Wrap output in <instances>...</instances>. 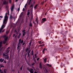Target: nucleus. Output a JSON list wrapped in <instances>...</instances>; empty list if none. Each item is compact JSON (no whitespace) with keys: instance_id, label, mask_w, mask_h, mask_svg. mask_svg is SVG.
Returning <instances> with one entry per match:
<instances>
[{"instance_id":"1","label":"nucleus","mask_w":73,"mask_h":73,"mask_svg":"<svg viewBox=\"0 0 73 73\" xmlns=\"http://www.w3.org/2000/svg\"><path fill=\"white\" fill-rule=\"evenodd\" d=\"M8 19V17L7 16V13H6L4 19L3 21V24H6L7 23Z\"/></svg>"},{"instance_id":"2","label":"nucleus","mask_w":73,"mask_h":73,"mask_svg":"<svg viewBox=\"0 0 73 73\" xmlns=\"http://www.w3.org/2000/svg\"><path fill=\"white\" fill-rule=\"evenodd\" d=\"M5 25H4V24H3L2 25L1 28L0 29V33H1V31H2V30H3V29H4V28H5Z\"/></svg>"},{"instance_id":"3","label":"nucleus","mask_w":73,"mask_h":73,"mask_svg":"<svg viewBox=\"0 0 73 73\" xmlns=\"http://www.w3.org/2000/svg\"><path fill=\"white\" fill-rule=\"evenodd\" d=\"M27 69L31 73H33L34 72V70L32 68L29 69V68H27Z\"/></svg>"},{"instance_id":"4","label":"nucleus","mask_w":73,"mask_h":73,"mask_svg":"<svg viewBox=\"0 0 73 73\" xmlns=\"http://www.w3.org/2000/svg\"><path fill=\"white\" fill-rule=\"evenodd\" d=\"M3 56H6L5 57H4L5 59L7 58V60L9 59V56H8V55H5V54H4L3 55Z\"/></svg>"},{"instance_id":"5","label":"nucleus","mask_w":73,"mask_h":73,"mask_svg":"<svg viewBox=\"0 0 73 73\" xmlns=\"http://www.w3.org/2000/svg\"><path fill=\"white\" fill-rule=\"evenodd\" d=\"M9 49H10V48L9 47H8V48H7L6 50V51L5 52V54H7L9 53Z\"/></svg>"},{"instance_id":"6","label":"nucleus","mask_w":73,"mask_h":73,"mask_svg":"<svg viewBox=\"0 0 73 73\" xmlns=\"http://www.w3.org/2000/svg\"><path fill=\"white\" fill-rule=\"evenodd\" d=\"M8 38V37H6V38H5V40L3 42V44H5L6 43V42L7 41V39Z\"/></svg>"},{"instance_id":"7","label":"nucleus","mask_w":73,"mask_h":73,"mask_svg":"<svg viewBox=\"0 0 73 73\" xmlns=\"http://www.w3.org/2000/svg\"><path fill=\"white\" fill-rule=\"evenodd\" d=\"M19 44H20V43H21V44H22V43H23V40H21V39H19Z\"/></svg>"},{"instance_id":"8","label":"nucleus","mask_w":73,"mask_h":73,"mask_svg":"<svg viewBox=\"0 0 73 73\" xmlns=\"http://www.w3.org/2000/svg\"><path fill=\"white\" fill-rule=\"evenodd\" d=\"M15 8V5H13L11 8V11H13L14 8Z\"/></svg>"},{"instance_id":"9","label":"nucleus","mask_w":73,"mask_h":73,"mask_svg":"<svg viewBox=\"0 0 73 73\" xmlns=\"http://www.w3.org/2000/svg\"><path fill=\"white\" fill-rule=\"evenodd\" d=\"M42 20L44 22V21H46V18H43L42 19Z\"/></svg>"},{"instance_id":"10","label":"nucleus","mask_w":73,"mask_h":73,"mask_svg":"<svg viewBox=\"0 0 73 73\" xmlns=\"http://www.w3.org/2000/svg\"><path fill=\"white\" fill-rule=\"evenodd\" d=\"M45 50H47V49L46 48H44L43 49V51H42L43 53H44V51H45Z\"/></svg>"},{"instance_id":"11","label":"nucleus","mask_w":73,"mask_h":73,"mask_svg":"<svg viewBox=\"0 0 73 73\" xmlns=\"http://www.w3.org/2000/svg\"><path fill=\"white\" fill-rule=\"evenodd\" d=\"M3 61H4V59H0V62H3Z\"/></svg>"},{"instance_id":"12","label":"nucleus","mask_w":73,"mask_h":73,"mask_svg":"<svg viewBox=\"0 0 73 73\" xmlns=\"http://www.w3.org/2000/svg\"><path fill=\"white\" fill-rule=\"evenodd\" d=\"M47 60V58H45L44 60V62H46Z\"/></svg>"},{"instance_id":"13","label":"nucleus","mask_w":73,"mask_h":73,"mask_svg":"<svg viewBox=\"0 0 73 73\" xmlns=\"http://www.w3.org/2000/svg\"><path fill=\"white\" fill-rule=\"evenodd\" d=\"M36 19V20H35V22L37 24H38V19Z\"/></svg>"},{"instance_id":"14","label":"nucleus","mask_w":73,"mask_h":73,"mask_svg":"<svg viewBox=\"0 0 73 73\" xmlns=\"http://www.w3.org/2000/svg\"><path fill=\"white\" fill-rule=\"evenodd\" d=\"M40 68H42V67H41V63L40 62L39 64Z\"/></svg>"},{"instance_id":"15","label":"nucleus","mask_w":73,"mask_h":73,"mask_svg":"<svg viewBox=\"0 0 73 73\" xmlns=\"http://www.w3.org/2000/svg\"><path fill=\"white\" fill-rule=\"evenodd\" d=\"M44 45H45L44 44H42V45H40L39 46H44Z\"/></svg>"},{"instance_id":"16","label":"nucleus","mask_w":73,"mask_h":73,"mask_svg":"<svg viewBox=\"0 0 73 73\" xmlns=\"http://www.w3.org/2000/svg\"><path fill=\"white\" fill-rule=\"evenodd\" d=\"M37 6H38V5L37 4L34 7V8L35 9L37 7Z\"/></svg>"},{"instance_id":"17","label":"nucleus","mask_w":73,"mask_h":73,"mask_svg":"<svg viewBox=\"0 0 73 73\" xmlns=\"http://www.w3.org/2000/svg\"><path fill=\"white\" fill-rule=\"evenodd\" d=\"M20 48V46L18 45V46L17 47V50H19V49Z\"/></svg>"},{"instance_id":"18","label":"nucleus","mask_w":73,"mask_h":73,"mask_svg":"<svg viewBox=\"0 0 73 73\" xmlns=\"http://www.w3.org/2000/svg\"><path fill=\"white\" fill-rule=\"evenodd\" d=\"M29 14H30V12L29 11L28 12V13H27V16H28V15H29Z\"/></svg>"},{"instance_id":"19","label":"nucleus","mask_w":73,"mask_h":73,"mask_svg":"<svg viewBox=\"0 0 73 73\" xmlns=\"http://www.w3.org/2000/svg\"><path fill=\"white\" fill-rule=\"evenodd\" d=\"M4 73H6L7 70L6 69H5L4 70Z\"/></svg>"},{"instance_id":"20","label":"nucleus","mask_w":73,"mask_h":73,"mask_svg":"<svg viewBox=\"0 0 73 73\" xmlns=\"http://www.w3.org/2000/svg\"><path fill=\"white\" fill-rule=\"evenodd\" d=\"M46 65H47L48 66H51L52 65L50 64H47Z\"/></svg>"},{"instance_id":"21","label":"nucleus","mask_w":73,"mask_h":73,"mask_svg":"<svg viewBox=\"0 0 73 73\" xmlns=\"http://www.w3.org/2000/svg\"><path fill=\"white\" fill-rule=\"evenodd\" d=\"M2 42H1L0 43V47H1V46H2Z\"/></svg>"},{"instance_id":"22","label":"nucleus","mask_w":73,"mask_h":73,"mask_svg":"<svg viewBox=\"0 0 73 73\" xmlns=\"http://www.w3.org/2000/svg\"><path fill=\"white\" fill-rule=\"evenodd\" d=\"M41 41H39L38 42V43H39V44H41Z\"/></svg>"},{"instance_id":"23","label":"nucleus","mask_w":73,"mask_h":73,"mask_svg":"<svg viewBox=\"0 0 73 73\" xmlns=\"http://www.w3.org/2000/svg\"><path fill=\"white\" fill-rule=\"evenodd\" d=\"M29 25L30 27H32V23H30V24H29Z\"/></svg>"},{"instance_id":"24","label":"nucleus","mask_w":73,"mask_h":73,"mask_svg":"<svg viewBox=\"0 0 73 73\" xmlns=\"http://www.w3.org/2000/svg\"><path fill=\"white\" fill-rule=\"evenodd\" d=\"M0 66L1 67H3V68H4V65H0Z\"/></svg>"},{"instance_id":"25","label":"nucleus","mask_w":73,"mask_h":73,"mask_svg":"<svg viewBox=\"0 0 73 73\" xmlns=\"http://www.w3.org/2000/svg\"><path fill=\"white\" fill-rule=\"evenodd\" d=\"M23 66H22L20 68V70H22V69H23Z\"/></svg>"},{"instance_id":"26","label":"nucleus","mask_w":73,"mask_h":73,"mask_svg":"<svg viewBox=\"0 0 73 73\" xmlns=\"http://www.w3.org/2000/svg\"><path fill=\"white\" fill-rule=\"evenodd\" d=\"M33 6V4H32V5H31L29 7L30 8L31 7H32Z\"/></svg>"},{"instance_id":"27","label":"nucleus","mask_w":73,"mask_h":73,"mask_svg":"<svg viewBox=\"0 0 73 73\" xmlns=\"http://www.w3.org/2000/svg\"><path fill=\"white\" fill-rule=\"evenodd\" d=\"M31 52H32V54H31V55H33V51L32 50Z\"/></svg>"},{"instance_id":"28","label":"nucleus","mask_w":73,"mask_h":73,"mask_svg":"<svg viewBox=\"0 0 73 73\" xmlns=\"http://www.w3.org/2000/svg\"><path fill=\"white\" fill-rule=\"evenodd\" d=\"M25 32L23 33V36H25Z\"/></svg>"},{"instance_id":"29","label":"nucleus","mask_w":73,"mask_h":73,"mask_svg":"<svg viewBox=\"0 0 73 73\" xmlns=\"http://www.w3.org/2000/svg\"><path fill=\"white\" fill-rule=\"evenodd\" d=\"M28 48H27L26 49V52H27L28 51Z\"/></svg>"},{"instance_id":"30","label":"nucleus","mask_w":73,"mask_h":73,"mask_svg":"<svg viewBox=\"0 0 73 73\" xmlns=\"http://www.w3.org/2000/svg\"><path fill=\"white\" fill-rule=\"evenodd\" d=\"M35 57L36 58H37V54H35Z\"/></svg>"},{"instance_id":"31","label":"nucleus","mask_w":73,"mask_h":73,"mask_svg":"<svg viewBox=\"0 0 73 73\" xmlns=\"http://www.w3.org/2000/svg\"><path fill=\"white\" fill-rule=\"evenodd\" d=\"M27 4H26L25 5V6L24 7V8H25L27 6Z\"/></svg>"},{"instance_id":"32","label":"nucleus","mask_w":73,"mask_h":73,"mask_svg":"<svg viewBox=\"0 0 73 73\" xmlns=\"http://www.w3.org/2000/svg\"><path fill=\"white\" fill-rule=\"evenodd\" d=\"M9 3H11V2H12V1H11V0H9Z\"/></svg>"},{"instance_id":"33","label":"nucleus","mask_w":73,"mask_h":73,"mask_svg":"<svg viewBox=\"0 0 73 73\" xmlns=\"http://www.w3.org/2000/svg\"><path fill=\"white\" fill-rule=\"evenodd\" d=\"M0 17L1 18H3V16H0Z\"/></svg>"},{"instance_id":"34","label":"nucleus","mask_w":73,"mask_h":73,"mask_svg":"<svg viewBox=\"0 0 73 73\" xmlns=\"http://www.w3.org/2000/svg\"><path fill=\"white\" fill-rule=\"evenodd\" d=\"M6 33L7 35V34H8V31H7Z\"/></svg>"},{"instance_id":"35","label":"nucleus","mask_w":73,"mask_h":73,"mask_svg":"<svg viewBox=\"0 0 73 73\" xmlns=\"http://www.w3.org/2000/svg\"><path fill=\"white\" fill-rule=\"evenodd\" d=\"M25 11V9H24V8H23V11Z\"/></svg>"},{"instance_id":"36","label":"nucleus","mask_w":73,"mask_h":73,"mask_svg":"<svg viewBox=\"0 0 73 73\" xmlns=\"http://www.w3.org/2000/svg\"><path fill=\"white\" fill-rule=\"evenodd\" d=\"M4 63H7V62L5 61H4Z\"/></svg>"},{"instance_id":"37","label":"nucleus","mask_w":73,"mask_h":73,"mask_svg":"<svg viewBox=\"0 0 73 73\" xmlns=\"http://www.w3.org/2000/svg\"><path fill=\"white\" fill-rule=\"evenodd\" d=\"M39 58H38L37 59V61H38V60H39Z\"/></svg>"},{"instance_id":"38","label":"nucleus","mask_w":73,"mask_h":73,"mask_svg":"<svg viewBox=\"0 0 73 73\" xmlns=\"http://www.w3.org/2000/svg\"><path fill=\"white\" fill-rule=\"evenodd\" d=\"M18 11H20V7H19V8H18Z\"/></svg>"},{"instance_id":"39","label":"nucleus","mask_w":73,"mask_h":73,"mask_svg":"<svg viewBox=\"0 0 73 73\" xmlns=\"http://www.w3.org/2000/svg\"><path fill=\"white\" fill-rule=\"evenodd\" d=\"M15 34H14L13 35V37H15Z\"/></svg>"},{"instance_id":"40","label":"nucleus","mask_w":73,"mask_h":73,"mask_svg":"<svg viewBox=\"0 0 73 73\" xmlns=\"http://www.w3.org/2000/svg\"><path fill=\"white\" fill-rule=\"evenodd\" d=\"M24 44H25V42H23V45H24Z\"/></svg>"},{"instance_id":"41","label":"nucleus","mask_w":73,"mask_h":73,"mask_svg":"<svg viewBox=\"0 0 73 73\" xmlns=\"http://www.w3.org/2000/svg\"><path fill=\"white\" fill-rule=\"evenodd\" d=\"M31 0H30V1H29V3H31Z\"/></svg>"},{"instance_id":"42","label":"nucleus","mask_w":73,"mask_h":73,"mask_svg":"<svg viewBox=\"0 0 73 73\" xmlns=\"http://www.w3.org/2000/svg\"><path fill=\"white\" fill-rule=\"evenodd\" d=\"M23 32H25V30H23Z\"/></svg>"},{"instance_id":"43","label":"nucleus","mask_w":73,"mask_h":73,"mask_svg":"<svg viewBox=\"0 0 73 73\" xmlns=\"http://www.w3.org/2000/svg\"><path fill=\"white\" fill-rule=\"evenodd\" d=\"M29 44L30 45H31V42H30L29 43Z\"/></svg>"},{"instance_id":"44","label":"nucleus","mask_w":73,"mask_h":73,"mask_svg":"<svg viewBox=\"0 0 73 73\" xmlns=\"http://www.w3.org/2000/svg\"><path fill=\"white\" fill-rule=\"evenodd\" d=\"M1 70L0 69V72H1Z\"/></svg>"},{"instance_id":"45","label":"nucleus","mask_w":73,"mask_h":73,"mask_svg":"<svg viewBox=\"0 0 73 73\" xmlns=\"http://www.w3.org/2000/svg\"><path fill=\"white\" fill-rule=\"evenodd\" d=\"M4 30H3L2 31V32H4Z\"/></svg>"},{"instance_id":"46","label":"nucleus","mask_w":73,"mask_h":73,"mask_svg":"<svg viewBox=\"0 0 73 73\" xmlns=\"http://www.w3.org/2000/svg\"><path fill=\"white\" fill-rule=\"evenodd\" d=\"M35 73H37V72L35 71Z\"/></svg>"},{"instance_id":"47","label":"nucleus","mask_w":73,"mask_h":73,"mask_svg":"<svg viewBox=\"0 0 73 73\" xmlns=\"http://www.w3.org/2000/svg\"><path fill=\"white\" fill-rule=\"evenodd\" d=\"M43 43V42H42V43H41V44H42Z\"/></svg>"},{"instance_id":"48","label":"nucleus","mask_w":73,"mask_h":73,"mask_svg":"<svg viewBox=\"0 0 73 73\" xmlns=\"http://www.w3.org/2000/svg\"><path fill=\"white\" fill-rule=\"evenodd\" d=\"M17 0H16V2H17Z\"/></svg>"},{"instance_id":"49","label":"nucleus","mask_w":73,"mask_h":73,"mask_svg":"<svg viewBox=\"0 0 73 73\" xmlns=\"http://www.w3.org/2000/svg\"><path fill=\"white\" fill-rule=\"evenodd\" d=\"M47 0H45V2H46V1H47Z\"/></svg>"},{"instance_id":"50","label":"nucleus","mask_w":73,"mask_h":73,"mask_svg":"<svg viewBox=\"0 0 73 73\" xmlns=\"http://www.w3.org/2000/svg\"><path fill=\"white\" fill-rule=\"evenodd\" d=\"M30 11L29 10H28V11Z\"/></svg>"},{"instance_id":"51","label":"nucleus","mask_w":73,"mask_h":73,"mask_svg":"<svg viewBox=\"0 0 73 73\" xmlns=\"http://www.w3.org/2000/svg\"><path fill=\"white\" fill-rule=\"evenodd\" d=\"M20 35H21V34H20L19 35V36H20Z\"/></svg>"},{"instance_id":"52","label":"nucleus","mask_w":73,"mask_h":73,"mask_svg":"<svg viewBox=\"0 0 73 73\" xmlns=\"http://www.w3.org/2000/svg\"><path fill=\"white\" fill-rule=\"evenodd\" d=\"M0 69H1V67H0Z\"/></svg>"},{"instance_id":"53","label":"nucleus","mask_w":73,"mask_h":73,"mask_svg":"<svg viewBox=\"0 0 73 73\" xmlns=\"http://www.w3.org/2000/svg\"><path fill=\"white\" fill-rule=\"evenodd\" d=\"M1 20V19L0 18V20Z\"/></svg>"},{"instance_id":"54","label":"nucleus","mask_w":73,"mask_h":73,"mask_svg":"<svg viewBox=\"0 0 73 73\" xmlns=\"http://www.w3.org/2000/svg\"><path fill=\"white\" fill-rule=\"evenodd\" d=\"M29 52H31V51L30 50V51H29Z\"/></svg>"},{"instance_id":"55","label":"nucleus","mask_w":73,"mask_h":73,"mask_svg":"<svg viewBox=\"0 0 73 73\" xmlns=\"http://www.w3.org/2000/svg\"><path fill=\"white\" fill-rule=\"evenodd\" d=\"M28 17H29V16H28Z\"/></svg>"}]
</instances>
